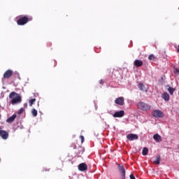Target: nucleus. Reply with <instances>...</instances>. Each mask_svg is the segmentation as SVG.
<instances>
[{
  "instance_id": "obj_1",
  "label": "nucleus",
  "mask_w": 179,
  "mask_h": 179,
  "mask_svg": "<svg viewBox=\"0 0 179 179\" xmlns=\"http://www.w3.org/2000/svg\"><path fill=\"white\" fill-rule=\"evenodd\" d=\"M9 99H11L10 103L13 106H15V104H20V103H22V96H20V94H17L15 92L10 93Z\"/></svg>"
},
{
  "instance_id": "obj_2",
  "label": "nucleus",
  "mask_w": 179,
  "mask_h": 179,
  "mask_svg": "<svg viewBox=\"0 0 179 179\" xmlns=\"http://www.w3.org/2000/svg\"><path fill=\"white\" fill-rule=\"evenodd\" d=\"M31 20H33V17L31 16H22L17 20V24L18 26H24V24L31 22Z\"/></svg>"
},
{
  "instance_id": "obj_3",
  "label": "nucleus",
  "mask_w": 179,
  "mask_h": 179,
  "mask_svg": "<svg viewBox=\"0 0 179 179\" xmlns=\"http://www.w3.org/2000/svg\"><path fill=\"white\" fill-rule=\"evenodd\" d=\"M138 108L143 111H149L150 110V106L143 101H140L137 103Z\"/></svg>"
},
{
  "instance_id": "obj_4",
  "label": "nucleus",
  "mask_w": 179,
  "mask_h": 179,
  "mask_svg": "<svg viewBox=\"0 0 179 179\" xmlns=\"http://www.w3.org/2000/svg\"><path fill=\"white\" fill-rule=\"evenodd\" d=\"M124 101H125V99H124V97H122V96L118 97V98H117V99L115 100V104H117V106H124Z\"/></svg>"
},
{
  "instance_id": "obj_5",
  "label": "nucleus",
  "mask_w": 179,
  "mask_h": 179,
  "mask_svg": "<svg viewBox=\"0 0 179 179\" xmlns=\"http://www.w3.org/2000/svg\"><path fill=\"white\" fill-rule=\"evenodd\" d=\"M12 75H13V71L8 69L5 71L3 73V78L4 79H9V78L12 77Z\"/></svg>"
},
{
  "instance_id": "obj_6",
  "label": "nucleus",
  "mask_w": 179,
  "mask_h": 179,
  "mask_svg": "<svg viewBox=\"0 0 179 179\" xmlns=\"http://www.w3.org/2000/svg\"><path fill=\"white\" fill-rule=\"evenodd\" d=\"M118 170L120 173V174H122V179H125V167H124V166H121L120 164H118Z\"/></svg>"
},
{
  "instance_id": "obj_7",
  "label": "nucleus",
  "mask_w": 179,
  "mask_h": 179,
  "mask_svg": "<svg viewBox=\"0 0 179 179\" xmlns=\"http://www.w3.org/2000/svg\"><path fill=\"white\" fill-rule=\"evenodd\" d=\"M0 136L2 138V139H8L9 137V134H8V131L5 130H1L0 127Z\"/></svg>"
},
{
  "instance_id": "obj_8",
  "label": "nucleus",
  "mask_w": 179,
  "mask_h": 179,
  "mask_svg": "<svg viewBox=\"0 0 179 179\" xmlns=\"http://www.w3.org/2000/svg\"><path fill=\"white\" fill-rule=\"evenodd\" d=\"M138 138V137L137 134H129L127 136V139H128V141H137Z\"/></svg>"
},
{
  "instance_id": "obj_9",
  "label": "nucleus",
  "mask_w": 179,
  "mask_h": 179,
  "mask_svg": "<svg viewBox=\"0 0 179 179\" xmlns=\"http://www.w3.org/2000/svg\"><path fill=\"white\" fill-rule=\"evenodd\" d=\"M79 171H86L87 170V164L86 163H81L78 166Z\"/></svg>"
},
{
  "instance_id": "obj_10",
  "label": "nucleus",
  "mask_w": 179,
  "mask_h": 179,
  "mask_svg": "<svg viewBox=\"0 0 179 179\" xmlns=\"http://www.w3.org/2000/svg\"><path fill=\"white\" fill-rule=\"evenodd\" d=\"M162 98L163 99V100H164L165 101H170V95L169 94V93L167 92H164L162 94Z\"/></svg>"
},
{
  "instance_id": "obj_11",
  "label": "nucleus",
  "mask_w": 179,
  "mask_h": 179,
  "mask_svg": "<svg viewBox=\"0 0 179 179\" xmlns=\"http://www.w3.org/2000/svg\"><path fill=\"white\" fill-rule=\"evenodd\" d=\"M134 64V66H136L137 68H141V66L143 65V62L142 60L136 59Z\"/></svg>"
},
{
  "instance_id": "obj_12",
  "label": "nucleus",
  "mask_w": 179,
  "mask_h": 179,
  "mask_svg": "<svg viewBox=\"0 0 179 179\" xmlns=\"http://www.w3.org/2000/svg\"><path fill=\"white\" fill-rule=\"evenodd\" d=\"M152 117H155V118H162L164 117V113H152Z\"/></svg>"
},
{
  "instance_id": "obj_13",
  "label": "nucleus",
  "mask_w": 179,
  "mask_h": 179,
  "mask_svg": "<svg viewBox=\"0 0 179 179\" xmlns=\"http://www.w3.org/2000/svg\"><path fill=\"white\" fill-rule=\"evenodd\" d=\"M16 117H17V115L16 114H14L11 117L7 118L6 122H8V123L13 122V121L16 120Z\"/></svg>"
},
{
  "instance_id": "obj_14",
  "label": "nucleus",
  "mask_w": 179,
  "mask_h": 179,
  "mask_svg": "<svg viewBox=\"0 0 179 179\" xmlns=\"http://www.w3.org/2000/svg\"><path fill=\"white\" fill-rule=\"evenodd\" d=\"M124 113H115L113 114V117L115 118H121L122 117H124Z\"/></svg>"
},
{
  "instance_id": "obj_15",
  "label": "nucleus",
  "mask_w": 179,
  "mask_h": 179,
  "mask_svg": "<svg viewBox=\"0 0 179 179\" xmlns=\"http://www.w3.org/2000/svg\"><path fill=\"white\" fill-rule=\"evenodd\" d=\"M153 139H155L156 142H162V136H160L159 134H155L153 136Z\"/></svg>"
},
{
  "instance_id": "obj_16",
  "label": "nucleus",
  "mask_w": 179,
  "mask_h": 179,
  "mask_svg": "<svg viewBox=\"0 0 179 179\" xmlns=\"http://www.w3.org/2000/svg\"><path fill=\"white\" fill-rule=\"evenodd\" d=\"M138 87L142 92H145V90H146L145 85H143L142 83H138Z\"/></svg>"
},
{
  "instance_id": "obj_17",
  "label": "nucleus",
  "mask_w": 179,
  "mask_h": 179,
  "mask_svg": "<svg viewBox=\"0 0 179 179\" xmlns=\"http://www.w3.org/2000/svg\"><path fill=\"white\" fill-rule=\"evenodd\" d=\"M166 87H169L167 90H168V92H169V94H171V96H173V94H174V92H175V89L170 87V86H166Z\"/></svg>"
},
{
  "instance_id": "obj_18",
  "label": "nucleus",
  "mask_w": 179,
  "mask_h": 179,
  "mask_svg": "<svg viewBox=\"0 0 179 179\" xmlns=\"http://www.w3.org/2000/svg\"><path fill=\"white\" fill-rule=\"evenodd\" d=\"M161 157L160 155L156 156V160L154 161V164H160Z\"/></svg>"
},
{
  "instance_id": "obj_19",
  "label": "nucleus",
  "mask_w": 179,
  "mask_h": 179,
  "mask_svg": "<svg viewBox=\"0 0 179 179\" xmlns=\"http://www.w3.org/2000/svg\"><path fill=\"white\" fill-rule=\"evenodd\" d=\"M148 153H149V149L148 148H143L142 151L143 156H148Z\"/></svg>"
},
{
  "instance_id": "obj_20",
  "label": "nucleus",
  "mask_w": 179,
  "mask_h": 179,
  "mask_svg": "<svg viewBox=\"0 0 179 179\" xmlns=\"http://www.w3.org/2000/svg\"><path fill=\"white\" fill-rule=\"evenodd\" d=\"M36 101V99H31L29 101V104L30 106V107H31V106H33V104L35 103Z\"/></svg>"
},
{
  "instance_id": "obj_21",
  "label": "nucleus",
  "mask_w": 179,
  "mask_h": 179,
  "mask_svg": "<svg viewBox=\"0 0 179 179\" xmlns=\"http://www.w3.org/2000/svg\"><path fill=\"white\" fill-rule=\"evenodd\" d=\"M148 59H150V61H155L156 57L153 55H150L148 56Z\"/></svg>"
},
{
  "instance_id": "obj_22",
  "label": "nucleus",
  "mask_w": 179,
  "mask_h": 179,
  "mask_svg": "<svg viewBox=\"0 0 179 179\" xmlns=\"http://www.w3.org/2000/svg\"><path fill=\"white\" fill-rule=\"evenodd\" d=\"M173 73H174L176 75H179V69H177V67H174V68H173Z\"/></svg>"
},
{
  "instance_id": "obj_23",
  "label": "nucleus",
  "mask_w": 179,
  "mask_h": 179,
  "mask_svg": "<svg viewBox=\"0 0 179 179\" xmlns=\"http://www.w3.org/2000/svg\"><path fill=\"white\" fill-rule=\"evenodd\" d=\"M80 138L81 139L82 143H83V142H85V137L83 136H80Z\"/></svg>"
},
{
  "instance_id": "obj_24",
  "label": "nucleus",
  "mask_w": 179,
  "mask_h": 179,
  "mask_svg": "<svg viewBox=\"0 0 179 179\" xmlns=\"http://www.w3.org/2000/svg\"><path fill=\"white\" fill-rule=\"evenodd\" d=\"M18 113H24V108H21L20 109V110L18 111Z\"/></svg>"
},
{
  "instance_id": "obj_25",
  "label": "nucleus",
  "mask_w": 179,
  "mask_h": 179,
  "mask_svg": "<svg viewBox=\"0 0 179 179\" xmlns=\"http://www.w3.org/2000/svg\"><path fill=\"white\" fill-rule=\"evenodd\" d=\"M130 179H136V178H135V176H134V174H131Z\"/></svg>"
},
{
  "instance_id": "obj_26",
  "label": "nucleus",
  "mask_w": 179,
  "mask_h": 179,
  "mask_svg": "<svg viewBox=\"0 0 179 179\" xmlns=\"http://www.w3.org/2000/svg\"><path fill=\"white\" fill-rule=\"evenodd\" d=\"M32 115L33 117H37V113H33Z\"/></svg>"
},
{
  "instance_id": "obj_27",
  "label": "nucleus",
  "mask_w": 179,
  "mask_h": 179,
  "mask_svg": "<svg viewBox=\"0 0 179 179\" xmlns=\"http://www.w3.org/2000/svg\"><path fill=\"white\" fill-rule=\"evenodd\" d=\"M99 83H100V85H103V83H104V82L103 81V80H100Z\"/></svg>"
},
{
  "instance_id": "obj_28",
  "label": "nucleus",
  "mask_w": 179,
  "mask_h": 179,
  "mask_svg": "<svg viewBox=\"0 0 179 179\" xmlns=\"http://www.w3.org/2000/svg\"><path fill=\"white\" fill-rule=\"evenodd\" d=\"M31 113H37V110L34 108V109H32Z\"/></svg>"
},
{
  "instance_id": "obj_29",
  "label": "nucleus",
  "mask_w": 179,
  "mask_h": 179,
  "mask_svg": "<svg viewBox=\"0 0 179 179\" xmlns=\"http://www.w3.org/2000/svg\"><path fill=\"white\" fill-rule=\"evenodd\" d=\"M154 113H161V112H160V110H156L154 111Z\"/></svg>"
},
{
  "instance_id": "obj_30",
  "label": "nucleus",
  "mask_w": 179,
  "mask_h": 179,
  "mask_svg": "<svg viewBox=\"0 0 179 179\" xmlns=\"http://www.w3.org/2000/svg\"><path fill=\"white\" fill-rule=\"evenodd\" d=\"M117 113H124V110L117 111Z\"/></svg>"
},
{
  "instance_id": "obj_31",
  "label": "nucleus",
  "mask_w": 179,
  "mask_h": 179,
  "mask_svg": "<svg viewBox=\"0 0 179 179\" xmlns=\"http://www.w3.org/2000/svg\"><path fill=\"white\" fill-rule=\"evenodd\" d=\"M1 105H0V110H1Z\"/></svg>"
}]
</instances>
